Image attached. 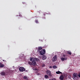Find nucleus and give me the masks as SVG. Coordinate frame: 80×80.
Returning a JSON list of instances; mask_svg holds the SVG:
<instances>
[{"label":"nucleus","instance_id":"1","mask_svg":"<svg viewBox=\"0 0 80 80\" xmlns=\"http://www.w3.org/2000/svg\"><path fill=\"white\" fill-rule=\"evenodd\" d=\"M38 52L40 53L41 55H45L46 51H45V49H44L41 50V51L40 50H38Z\"/></svg>","mask_w":80,"mask_h":80},{"label":"nucleus","instance_id":"2","mask_svg":"<svg viewBox=\"0 0 80 80\" xmlns=\"http://www.w3.org/2000/svg\"><path fill=\"white\" fill-rule=\"evenodd\" d=\"M72 78L74 80H77L78 79V77H77V74L74 73L72 75Z\"/></svg>","mask_w":80,"mask_h":80},{"label":"nucleus","instance_id":"3","mask_svg":"<svg viewBox=\"0 0 80 80\" xmlns=\"http://www.w3.org/2000/svg\"><path fill=\"white\" fill-rule=\"evenodd\" d=\"M46 72L47 74V75H48L49 77H52V74H51V72H50V70H48V69L47 70V71H46Z\"/></svg>","mask_w":80,"mask_h":80},{"label":"nucleus","instance_id":"4","mask_svg":"<svg viewBox=\"0 0 80 80\" xmlns=\"http://www.w3.org/2000/svg\"><path fill=\"white\" fill-rule=\"evenodd\" d=\"M19 70L20 72H24L25 70V69L23 67H21L19 68Z\"/></svg>","mask_w":80,"mask_h":80},{"label":"nucleus","instance_id":"5","mask_svg":"<svg viewBox=\"0 0 80 80\" xmlns=\"http://www.w3.org/2000/svg\"><path fill=\"white\" fill-rule=\"evenodd\" d=\"M57 60V56L56 55L52 59V62H55Z\"/></svg>","mask_w":80,"mask_h":80},{"label":"nucleus","instance_id":"6","mask_svg":"<svg viewBox=\"0 0 80 80\" xmlns=\"http://www.w3.org/2000/svg\"><path fill=\"white\" fill-rule=\"evenodd\" d=\"M37 65V62L35 61H33L32 62V65L35 66Z\"/></svg>","mask_w":80,"mask_h":80},{"label":"nucleus","instance_id":"7","mask_svg":"<svg viewBox=\"0 0 80 80\" xmlns=\"http://www.w3.org/2000/svg\"><path fill=\"white\" fill-rule=\"evenodd\" d=\"M59 79L60 80H63V79H64V76L63 75H61L59 77Z\"/></svg>","mask_w":80,"mask_h":80},{"label":"nucleus","instance_id":"8","mask_svg":"<svg viewBox=\"0 0 80 80\" xmlns=\"http://www.w3.org/2000/svg\"><path fill=\"white\" fill-rule=\"evenodd\" d=\"M5 74H6V72H2L1 73V75L2 76H5Z\"/></svg>","mask_w":80,"mask_h":80},{"label":"nucleus","instance_id":"9","mask_svg":"<svg viewBox=\"0 0 80 80\" xmlns=\"http://www.w3.org/2000/svg\"><path fill=\"white\" fill-rule=\"evenodd\" d=\"M67 57H68V55H63V58H65L66 60H67Z\"/></svg>","mask_w":80,"mask_h":80},{"label":"nucleus","instance_id":"10","mask_svg":"<svg viewBox=\"0 0 80 80\" xmlns=\"http://www.w3.org/2000/svg\"><path fill=\"white\" fill-rule=\"evenodd\" d=\"M47 58V57L46 56L44 55L42 57V59L44 60H46Z\"/></svg>","mask_w":80,"mask_h":80},{"label":"nucleus","instance_id":"11","mask_svg":"<svg viewBox=\"0 0 80 80\" xmlns=\"http://www.w3.org/2000/svg\"><path fill=\"white\" fill-rule=\"evenodd\" d=\"M56 73L57 74H62V72H60V71H58L56 72Z\"/></svg>","mask_w":80,"mask_h":80},{"label":"nucleus","instance_id":"12","mask_svg":"<svg viewBox=\"0 0 80 80\" xmlns=\"http://www.w3.org/2000/svg\"><path fill=\"white\" fill-rule=\"evenodd\" d=\"M44 78H46V79H48V78H49V77L48 75H45L44 76Z\"/></svg>","mask_w":80,"mask_h":80},{"label":"nucleus","instance_id":"13","mask_svg":"<svg viewBox=\"0 0 80 80\" xmlns=\"http://www.w3.org/2000/svg\"><path fill=\"white\" fill-rule=\"evenodd\" d=\"M38 50H42V47H38Z\"/></svg>","mask_w":80,"mask_h":80},{"label":"nucleus","instance_id":"14","mask_svg":"<svg viewBox=\"0 0 80 80\" xmlns=\"http://www.w3.org/2000/svg\"><path fill=\"white\" fill-rule=\"evenodd\" d=\"M5 67V65H3V64H0V67L1 68H3V67Z\"/></svg>","mask_w":80,"mask_h":80},{"label":"nucleus","instance_id":"15","mask_svg":"<svg viewBox=\"0 0 80 80\" xmlns=\"http://www.w3.org/2000/svg\"><path fill=\"white\" fill-rule=\"evenodd\" d=\"M28 64H29V65H31V66H32V62H31L30 61L28 62Z\"/></svg>","mask_w":80,"mask_h":80},{"label":"nucleus","instance_id":"16","mask_svg":"<svg viewBox=\"0 0 80 80\" xmlns=\"http://www.w3.org/2000/svg\"><path fill=\"white\" fill-rule=\"evenodd\" d=\"M61 60H62V61H64L65 60H67L65 58H61Z\"/></svg>","mask_w":80,"mask_h":80},{"label":"nucleus","instance_id":"17","mask_svg":"<svg viewBox=\"0 0 80 80\" xmlns=\"http://www.w3.org/2000/svg\"><path fill=\"white\" fill-rule=\"evenodd\" d=\"M67 54L68 55H72V53L70 51H68L67 52Z\"/></svg>","mask_w":80,"mask_h":80},{"label":"nucleus","instance_id":"18","mask_svg":"<svg viewBox=\"0 0 80 80\" xmlns=\"http://www.w3.org/2000/svg\"><path fill=\"white\" fill-rule=\"evenodd\" d=\"M23 78H24V80H27V78H28L26 76H24Z\"/></svg>","mask_w":80,"mask_h":80},{"label":"nucleus","instance_id":"19","mask_svg":"<svg viewBox=\"0 0 80 80\" xmlns=\"http://www.w3.org/2000/svg\"><path fill=\"white\" fill-rule=\"evenodd\" d=\"M52 68H57V66H53L52 67Z\"/></svg>","mask_w":80,"mask_h":80},{"label":"nucleus","instance_id":"20","mask_svg":"<svg viewBox=\"0 0 80 80\" xmlns=\"http://www.w3.org/2000/svg\"><path fill=\"white\" fill-rule=\"evenodd\" d=\"M68 78L70 79L72 78V76H71V75H69L68 76Z\"/></svg>","mask_w":80,"mask_h":80},{"label":"nucleus","instance_id":"21","mask_svg":"<svg viewBox=\"0 0 80 80\" xmlns=\"http://www.w3.org/2000/svg\"><path fill=\"white\" fill-rule=\"evenodd\" d=\"M45 67V64H43L42 65V67Z\"/></svg>","mask_w":80,"mask_h":80},{"label":"nucleus","instance_id":"22","mask_svg":"<svg viewBox=\"0 0 80 80\" xmlns=\"http://www.w3.org/2000/svg\"><path fill=\"white\" fill-rule=\"evenodd\" d=\"M32 60H33V59L32 58H30V61H32Z\"/></svg>","mask_w":80,"mask_h":80},{"label":"nucleus","instance_id":"23","mask_svg":"<svg viewBox=\"0 0 80 80\" xmlns=\"http://www.w3.org/2000/svg\"><path fill=\"white\" fill-rule=\"evenodd\" d=\"M35 22L36 23H38V20H36Z\"/></svg>","mask_w":80,"mask_h":80},{"label":"nucleus","instance_id":"24","mask_svg":"<svg viewBox=\"0 0 80 80\" xmlns=\"http://www.w3.org/2000/svg\"><path fill=\"white\" fill-rule=\"evenodd\" d=\"M78 76L80 78V73H79V74H78Z\"/></svg>","mask_w":80,"mask_h":80},{"label":"nucleus","instance_id":"25","mask_svg":"<svg viewBox=\"0 0 80 80\" xmlns=\"http://www.w3.org/2000/svg\"><path fill=\"white\" fill-rule=\"evenodd\" d=\"M19 16H20V17H22V16L21 15H20Z\"/></svg>","mask_w":80,"mask_h":80},{"label":"nucleus","instance_id":"26","mask_svg":"<svg viewBox=\"0 0 80 80\" xmlns=\"http://www.w3.org/2000/svg\"><path fill=\"white\" fill-rule=\"evenodd\" d=\"M65 77V78H67V76H66Z\"/></svg>","mask_w":80,"mask_h":80},{"label":"nucleus","instance_id":"27","mask_svg":"<svg viewBox=\"0 0 80 80\" xmlns=\"http://www.w3.org/2000/svg\"><path fill=\"white\" fill-rule=\"evenodd\" d=\"M49 68H52V66H50Z\"/></svg>","mask_w":80,"mask_h":80},{"label":"nucleus","instance_id":"28","mask_svg":"<svg viewBox=\"0 0 80 80\" xmlns=\"http://www.w3.org/2000/svg\"><path fill=\"white\" fill-rule=\"evenodd\" d=\"M36 60H38V59L37 58L36 59Z\"/></svg>","mask_w":80,"mask_h":80}]
</instances>
